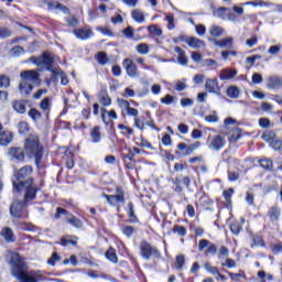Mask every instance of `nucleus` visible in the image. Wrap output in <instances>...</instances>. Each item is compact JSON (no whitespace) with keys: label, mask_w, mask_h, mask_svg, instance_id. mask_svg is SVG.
<instances>
[{"label":"nucleus","mask_w":282,"mask_h":282,"mask_svg":"<svg viewBox=\"0 0 282 282\" xmlns=\"http://www.w3.org/2000/svg\"><path fill=\"white\" fill-rule=\"evenodd\" d=\"M204 78L205 76L203 74H197L193 78L194 85H204Z\"/></svg>","instance_id":"nucleus-59"},{"label":"nucleus","mask_w":282,"mask_h":282,"mask_svg":"<svg viewBox=\"0 0 282 282\" xmlns=\"http://www.w3.org/2000/svg\"><path fill=\"white\" fill-rule=\"evenodd\" d=\"M205 270L209 272V274H213V276L219 274V269L217 267H213L210 263H205Z\"/></svg>","instance_id":"nucleus-51"},{"label":"nucleus","mask_w":282,"mask_h":282,"mask_svg":"<svg viewBox=\"0 0 282 282\" xmlns=\"http://www.w3.org/2000/svg\"><path fill=\"white\" fill-rule=\"evenodd\" d=\"M52 76L55 79L61 78L62 85H67V83H69V80L67 79V76H65V73H63V70H61L58 68L56 70H54V73H52Z\"/></svg>","instance_id":"nucleus-32"},{"label":"nucleus","mask_w":282,"mask_h":282,"mask_svg":"<svg viewBox=\"0 0 282 282\" xmlns=\"http://www.w3.org/2000/svg\"><path fill=\"white\" fill-rule=\"evenodd\" d=\"M118 105L121 107V109H124L128 113V116H132L133 118H138L140 111L135 108H131V105L124 100V99H118Z\"/></svg>","instance_id":"nucleus-14"},{"label":"nucleus","mask_w":282,"mask_h":282,"mask_svg":"<svg viewBox=\"0 0 282 282\" xmlns=\"http://www.w3.org/2000/svg\"><path fill=\"white\" fill-rule=\"evenodd\" d=\"M282 78L279 76H270L267 82V87L269 89H276V87H281Z\"/></svg>","instance_id":"nucleus-24"},{"label":"nucleus","mask_w":282,"mask_h":282,"mask_svg":"<svg viewBox=\"0 0 282 282\" xmlns=\"http://www.w3.org/2000/svg\"><path fill=\"white\" fill-rule=\"evenodd\" d=\"M165 21L167 22L169 30H175V17L173 14H167Z\"/></svg>","instance_id":"nucleus-46"},{"label":"nucleus","mask_w":282,"mask_h":282,"mask_svg":"<svg viewBox=\"0 0 282 282\" xmlns=\"http://www.w3.org/2000/svg\"><path fill=\"white\" fill-rule=\"evenodd\" d=\"M46 6H48V10H61V12L64 14H69V8L65 7V4H62L58 1H47Z\"/></svg>","instance_id":"nucleus-18"},{"label":"nucleus","mask_w":282,"mask_h":282,"mask_svg":"<svg viewBox=\"0 0 282 282\" xmlns=\"http://www.w3.org/2000/svg\"><path fill=\"white\" fill-rule=\"evenodd\" d=\"M26 153L35 158L37 169H43V147L39 144V137H29L24 144Z\"/></svg>","instance_id":"nucleus-3"},{"label":"nucleus","mask_w":282,"mask_h":282,"mask_svg":"<svg viewBox=\"0 0 282 282\" xmlns=\"http://www.w3.org/2000/svg\"><path fill=\"white\" fill-rule=\"evenodd\" d=\"M67 224H70V226H74L75 228H82L83 226V221H80V219L72 216L70 218H68Z\"/></svg>","instance_id":"nucleus-45"},{"label":"nucleus","mask_w":282,"mask_h":282,"mask_svg":"<svg viewBox=\"0 0 282 282\" xmlns=\"http://www.w3.org/2000/svg\"><path fill=\"white\" fill-rule=\"evenodd\" d=\"M187 45L189 47H193V50H199L200 47H204L206 44L204 43V41H202L197 37H189Z\"/></svg>","instance_id":"nucleus-27"},{"label":"nucleus","mask_w":282,"mask_h":282,"mask_svg":"<svg viewBox=\"0 0 282 282\" xmlns=\"http://www.w3.org/2000/svg\"><path fill=\"white\" fill-rule=\"evenodd\" d=\"M95 61H97L99 65H107L109 63V57L107 56V53L98 52L95 56Z\"/></svg>","instance_id":"nucleus-31"},{"label":"nucleus","mask_w":282,"mask_h":282,"mask_svg":"<svg viewBox=\"0 0 282 282\" xmlns=\"http://www.w3.org/2000/svg\"><path fill=\"white\" fill-rule=\"evenodd\" d=\"M20 94L22 96H30L32 94V90L34 89V85L30 84V82H25V79L20 80L19 84Z\"/></svg>","instance_id":"nucleus-16"},{"label":"nucleus","mask_w":282,"mask_h":282,"mask_svg":"<svg viewBox=\"0 0 282 282\" xmlns=\"http://www.w3.org/2000/svg\"><path fill=\"white\" fill-rule=\"evenodd\" d=\"M6 259L12 265L11 274L18 279L20 282H34L30 273L23 271V260L21 256L12 250H8L6 253Z\"/></svg>","instance_id":"nucleus-2"},{"label":"nucleus","mask_w":282,"mask_h":282,"mask_svg":"<svg viewBox=\"0 0 282 282\" xmlns=\"http://www.w3.org/2000/svg\"><path fill=\"white\" fill-rule=\"evenodd\" d=\"M1 235L7 241V243H14V241H17V238L14 237V232L12 231V229H10V227L3 228L1 231Z\"/></svg>","instance_id":"nucleus-23"},{"label":"nucleus","mask_w":282,"mask_h":282,"mask_svg":"<svg viewBox=\"0 0 282 282\" xmlns=\"http://www.w3.org/2000/svg\"><path fill=\"white\" fill-rule=\"evenodd\" d=\"M268 52L274 56L281 52V45H272L269 47Z\"/></svg>","instance_id":"nucleus-64"},{"label":"nucleus","mask_w":282,"mask_h":282,"mask_svg":"<svg viewBox=\"0 0 282 282\" xmlns=\"http://www.w3.org/2000/svg\"><path fill=\"white\" fill-rule=\"evenodd\" d=\"M131 17H132L133 21H135L137 23H144V13L142 12V10L134 9L131 12Z\"/></svg>","instance_id":"nucleus-30"},{"label":"nucleus","mask_w":282,"mask_h":282,"mask_svg":"<svg viewBox=\"0 0 282 282\" xmlns=\"http://www.w3.org/2000/svg\"><path fill=\"white\" fill-rule=\"evenodd\" d=\"M90 138L91 142H94L95 144H98V142H100V127L97 126L91 130Z\"/></svg>","instance_id":"nucleus-33"},{"label":"nucleus","mask_w":282,"mask_h":282,"mask_svg":"<svg viewBox=\"0 0 282 282\" xmlns=\"http://www.w3.org/2000/svg\"><path fill=\"white\" fill-rule=\"evenodd\" d=\"M228 254H229L228 248H226L225 246L220 247L218 259H226L228 258Z\"/></svg>","instance_id":"nucleus-60"},{"label":"nucleus","mask_w":282,"mask_h":282,"mask_svg":"<svg viewBox=\"0 0 282 282\" xmlns=\"http://www.w3.org/2000/svg\"><path fill=\"white\" fill-rule=\"evenodd\" d=\"M66 23L70 28H76L78 25V19H76L75 17H69L66 19Z\"/></svg>","instance_id":"nucleus-63"},{"label":"nucleus","mask_w":282,"mask_h":282,"mask_svg":"<svg viewBox=\"0 0 282 282\" xmlns=\"http://www.w3.org/2000/svg\"><path fill=\"white\" fill-rule=\"evenodd\" d=\"M270 147H272V148L274 149V151H280V149L282 148V141H281V140L273 139V140L270 142Z\"/></svg>","instance_id":"nucleus-57"},{"label":"nucleus","mask_w":282,"mask_h":282,"mask_svg":"<svg viewBox=\"0 0 282 282\" xmlns=\"http://www.w3.org/2000/svg\"><path fill=\"white\" fill-rule=\"evenodd\" d=\"M135 50L138 52V54H141L143 56H147V54H149V44L147 43H140L135 46Z\"/></svg>","instance_id":"nucleus-38"},{"label":"nucleus","mask_w":282,"mask_h":282,"mask_svg":"<svg viewBox=\"0 0 282 282\" xmlns=\"http://www.w3.org/2000/svg\"><path fill=\"white\" fill-rule=\"evenodd\" d=\"M274 138H276V133H274V131H265L262 134V140H264V142H272Z\"/></svg>","instance_id":"nucleus-43"},{"label":"nucleus","mask_w":282,"mask_h":282,"mask_svg":"<svg viewBox=\"0 0 282 282\" xmlns=\"http://www.w3.org/2000/svg\"><path fill=\"white\" fill-rule=\"evenodd\" d=\"M40 61L43 63V65H45L48 72H52V74L58 69L54 67V56L51 53H44Z\"/></svg>","instance_id":"nucleus-12"},{"label":"nucleus","mask_w":282,"mask_h":282,"mask_svg":"<svg viewBox=\"0 0 282 282\" xmlns=\"http://www.w3.org/2000/svg\"><path fill=\"white\" fill-rule=\"evenodd\" d=\"M252 241L253 242L251 243V248H257V246L263 248L265 246L261 236H256Z\"/></svg>","instance_id":"nucleus-49"},{"label":"nucleus","mask_w":282,"mask_h":282,"mask_svg":"<svg viewBox=\"0 0 282 282\" xmlns=\"http://www.w3.org/2000/svg\"><path fill=\"white\" fill-rule=\"evenodd\" d=\"M76 240L73 237H66L61 239V246H76Z\"/></svg>","instance_id":"nucleus-48"},{"label":"nucleus","mask_w":282,"mask_h":282,"mask_svg":"<svg viewBox=\"0 0 282 282\" xmlns=\"http://www.w3.org/2000/svg\"><path fill=\"white\" fill-rule=\"evenodd\" d=\"M12 107L17 113H25L28 111V107H25V101L23 100H13Z\"/></svg>","instance_id":"nucleus-26"},{"label":"nucleus","mask_w":282,"mask_h":282,"mask_svg":"<svg viewBox=\"0 0 282 282\" xmlns=\"http://www.w3.org/2000/svg\"><path fill=\"white\" fill-rule=\"evenodd\" d=\"M30 200H25V192H24V200H15L10 206V213H21L25 210V206Z\"/></svg>","instance_id":"nucleus-17"},{"label":"nucleus","mask_w":282,"mask_h":282,"mask_svg":"<svg viewBox=\"0 0 282 282\" xmlns=\"http://www.w3.org/2000/svg\"><path fill=\"white\" fill-rule=\"evenodd\" d=\"M271 251H272L273 254H281L282 243L279 242V243H275V245L271 246Z\"/></svg>","instance_id":"nucleus-61"},{"label":"nucleus","mask_w":282,"mask_h":282,"mask_svg":"<svg viewBox=\"0 0 282 282\" xmlns=\"http://www.w3.org/2000/svg\"><path fill=\"white\" fill-rule=\"evenodd\" d=\"M20 78L26 83H32L33 85H41V74H39L35 69L22 72L20 74Z\"/></svg>","instance_id":"nucleus-6"},{"label":"nucleus","mask_w":282,"mask_h":282,"mask_svg":"<svg viewBox=\"0 0 282 282\" xmlns=\"http://www.w3.org/2000/svg\"><path fill=\"white\" fill-rule=\"evenodd\" d=\"M140 252L142 259H145V261H149L151 257H154V259H162V253H160V250L147 241H142L140 243Z\"/></svg>","instance_id":"nucleus-4"},{"label":"nucleus","mask_w":282,"mask_h":282,"mask_svg":"<svg viewBox=\"0 0 282 282\" xmlns=\"http://www.w3.org/2000/svg\"><path fill=\"white\" fill-rule=\"evenodd\" d=\"M234 43H235V39L225 37V39H221V40H216L214 42V45H216V47H227V50H232Z\"/></svg>","instance_id":"nucleus-20"},{"label":"nucleus","mask_w":282,"mask_h":282,"mask_svg":"<svg viewBox=\"0 0 282 282\" xmlns=\"http://www.w3.org/2000/svg\"><path fill=\"white\" fill-rule=\"evenodd\" d=\"M29 116L32 118V120H41V112L36 110V108L31 109L29 111Z\"/></svg>","instance_id":"nucleus-54"},{"label":"nucleus","mask_w":282,"mask_h":282,"mask_svg":"<svg viewBox=\"0 0 282 282\" xmlns=\"http://www.w3.org/2000/svg\"><path fill=\"white\" fill-rule=\"evenodd\" d=\"M18 129L20 133H25L28 129H30V126L28 124V122L22 121L18 124Z\"/></svg>","instance_id":"nucleus-62"},{"label":"nucleus","mask_w":282,"mask_h":282,"mask_svg":"<svg viewBox=\"0 0 282 282\" xmlns=\"http://www.w3.org/2000/svg\"><path fill=\"white\" fill-rule=\"evenodd\" d=\"M207 147L210 151H221V149L226 147V138L221 134L209 135Z\"/></svg>","instance_id":"nucleus-5"},{"label":"nucleus","mask_w":282,"mask_h":282,"mask_svg":"<svg viewBox=\"0 0 282 282\" xmlns=\"http://www.w3.org/2000/svg\"><path fill=\"white\" fill-rule=\"evenodd\" d=\"M237 76V69L235 68H225L220 70L219 78L220 80H232Z\"/></svg>","instance_id":"nucleus-19"},{"label":"nucleus","mask_w":282,"mask_h":282,"mask_svg":"<svg viewBox=\"0 0 282 282\" xmlns=\"http://www.w3.org/2000/svg\"><path fill=\"white\" fill-rule=\"evenodd\" d=\"M104 197L107 199L110 206H119V204L124 203V192H122V188L120 187L117 188V194L115 195L104 194Z\"/></svg>","instance_id":"nucleus-7"},{"label":"nucleus","mask_w":282,"mask_h":282,"mask_svg":"<svg viewBox=\"0 0 282 282\" xmlns=\"http://www.w3.org/2000/svg\"><path fill=\"white\" fill-rule=\"evenodd\" d=\"M184 263H186L184 254H178L175 260L176 268L180 270H184Z\"/></svg>","instance_id":"nucleus-44"},{"label":"nucleus","mask_w":282,"mask_h":282,"mask_svg":"<svg viewBox=\"0 0 282 282\" xmlns=\"http://www.w3.org/2000/svg\"><path fill=\"white\" fill-rule=\"evenodd\" d=\"M76 39H80V41H87V39H91L94 36V31L89 28L77 29L73 31Z\"/></svg>","instance_id":"nucleus-15"},{"label":"nucleus","mask_w":282,"mask_h":282,"mask_svg":"<svg viewBox=\"0 0 282 282\" xmlns=\"http://www.w3.org/2000/svg\"><path fill=\"white\" fill-rule=\"evenodd\" d=\"M205 248H207V251L205 252L206 256L217 254V246H215V243L210 242L209 240L202 239L198 242V251L204 252Z\"/></svg>","instance_id":"nucleus-10"},{"label":"nucleus","mask_w":282,"mask_h":282,"mask_svg":"<svg viewBox=\"0 0 282 282\" xmlns=\"http://www.w3.org/2000/svg\"><path fill=\"white\" fill-rule=\"evenodd\" d=\"M214 17H217L218 19H223V21H226L228 19V8L220 7L214 11Z\"/></svg>","instance_id":"nucleus-28"},{"label":"nucleus","mask_w":282,"mask_h":282,"mask_svg":"<svg viewBox=\"0 0 282 282\" xmlns=\"http://www.w3.org/2000/svg\"><path fill=\"white\" fill-rule=\"evenodd\" d=\"M33 282H41L43 281V273L41 271H33L29 273Z\"/></svg>","instance_id":"nucleus-47"},{"label":"nucleus","mask_w":282,"mask_h":282,"mask_svg":"<svg viewBox=\"0 0 282 282\" xmlns=\"http://www.w3.org/2000/svg\"><path fill=\"white\" fill-rule=\"evenodd\" d=\"M97 98L104 107L111 106V97H109V93H107V90H100Z\"/></svg>","instance_id":"nucleus-21"},{"label":"nucleus","mask_w":282,"mask_h":282,"mask_svg":"<svg viewBox=\"0 0 282 282\" xmlns=\"http://www.w3.org/2000/svg\"><path fill=\"white\" fill-rule=\"evenodd\" d=\"M106 258L108 261H111V263H118V256L116 254V251L113 249H109L106 252Z\"/></svg>","instance_id":"nucleus-41"},{"label":"nucleus","mask_w":282,"mask_h":282,"mask_svg":"<svg viewBox=\"0 0 282 282\" xmlns=\"http://www.w3.org/2000/svg\"><path fill=\"white\" fill-rule=\"evenodd\" d=\"M227 96L229 98H239V88L237 86H231L227 89Z\"/></svg>","instance_id":"nucleus-40"},{"label":"nucleus","mask_w":282,"mask_h":282,"mask_svg":"<svg viewBox=\"0 0 282 282\" xmlns=\"http://www.w3.org/2000/svg\"><path fill=\"white\" fill-rule=\"evenodd\" d=\"M10 87V77L0 75V89Z\"/></svg>","instance_id":"nucleus-50"},{"label":"nucleus","mask_w":282,"mask_h":282,"mask_svg":"<svg viewBox=\"0 0 282 282\" xmlns=\"http://www.w3.org/2000/svg\"><path fill=\"white\" fill-rule=\"evenodd\" d=\"M40 108L42 109V111H50V109H52V98L45 97L40 102Z\"/></svg>","instance_id":"nucleus-34"},{"label":"nucleus","mask_w":282,"mask_h":282,"mask_svg":"<svg viewBox=\"0 0 282 282\" xmlns=\"http://www.w3.org/2000/svg\"><path fill=\"white\" fill-rule=\"evenodd\" d=\"M10 36H12V31H10V29L0 28V39H8Z\"/></svg>","instance_id":"nucleus-55"},{"label":"nucleus","mask_w":282,"mask_h":282,"mask_svg":"<svg viewBox=\"0 0 282 282\" xmlns=\"http://www.w3.org/2000/svg\"><path fill=\"white\" fill-rule=\"evenodd\" d=\"M34 173V169L30 165H25L18 171L15 174L17 182L13 181V188L17 193L25 191V202H32L36 199V191H39L34 185V180L30 178V175Z\"/></svg>","instance_id":"nucleus-1"},{"label":"nucleus","mask_w":282,"mask_h":282,"mask_svg":"<svg viewBox=\"0 0 282 282\" xmlns=\"http://www.w3.org/2000/svg\"><path fill=\"white\" fill-rule=\"evenodd\" d=\"M229 142H237L241 138V130L234 129L229 132Z\"/></svg>","instance_id":"nucleus-37"},{"label":"nucleus","mask_w":282,"mask_h":282,"mask_svg":"<svg viewBox=\"0 0 282 282\" xmlns=\"http://www.w3.org/2000/svg\"><path fill=\"white\" fill-rule=\"evenodd\" d=\"M251 82L253 85H261V83H263V76H261L259 73H254L252 75Z\"/></svg>","instance_id":"nucleus-53"},{"label":"nucleus","mask_w":282,"mask_h":282,"mask_svg":"<svg viewBox=\"0 0 282 282\" xmlns=\"http://www.w3.org/2000/svg\"><path fill=\"white\" fill-rule=\"evenodd\" d=\"M205 89H207L209 94H220L221 91V89L219 88V82H217V78L206 79Z\"/></svg>","instance_id":"nucleus-13"},{"label":"nucleus","mask_w":282,"mask_h":282,"mask_svg":"<svg viewBox=\"0 0 282 282\" xmlns=\"http://www.w3.org/2000/svg\"><path fill=\"white\" fill-rule=\"evenodd\" d=\"M8 158L11 162H23L25 160V152L23 148H11L8 151Z\"/></svg>","instance_id":"nucleus-9"},{"label":"nucleus","mask_w":282,"mask_h":282,"mask_svg":"<svg viewBox=\"0 0 282 282\" xmlns=\"http://www.w3.org/2000/svg\"><path fill=\"white\" fill-rule=\"evenodd\" d=\"M260 166H262V169H265L267 171L272 169V160L261 159L260 160Z\"/></svg>","instance_id":"nucleus-52"},{"label":"nucleus","mask_w":282,"mask_h":282,"mask_svg":"<svg viewBox=\"0 0 282 282\" xmlns=\"http://www.w3.org/2000/svg\"><path fill=\"white\" fill-rule=\"evenodd\" d=\"M10 54L13 56V57H19L23 54H25V48H23V46H13L10 51Z\"/></svg>","instance_id":"nucleus-39"},{"label":"nucleus","mask_w":282,"mask_h":282,"mask_svg":"<svg viewBox=\"0 0 282 282\" xmlns=\"http://www.w3.org/2000/svg\"><path fill=\"white\" fill-rule=\"evenodd\" d=\"M62 259L63 258L61 257V254H58V252H53L50 259L47 260V265H52V268H54V265L62 261Z\"/></svg>","instance_id":"nucleus-35"},{"label":"nucleus","mask_w":282,"mask_h":282,"mask_svg":"<svg viewBox=\"0 0 282 282\" xmlns=\"http://www.w3.org/2000/svg\"><path fill=\"white\" fill-rule=\"evenodd\" d=\"M209 34L210 36H214L215 39H217L224 34V28L217 24H214L209 28Z\"/></svg>","instance_id":"nucleus-29"},{"label":"nucleus","mask_w":282,"mask_h":282,"mask_svg":"<svg viewBox=\"0 0 282 282\" xmlns=\"http://www.w3.org/2000/svg\"><path fill=\"white\" fill-rule=\"evenodd\" d=\"M230 231L232 232V235H239V232H241V225L237 223L231 224Z\"/></svg>","instance_id":"nucleus-58"},{"label":"nucleus","mask_w":282,"mask_h":282,"mask_svg":"<svg viewBox=\"0 0 282 282\" xmlns=\"http://www.w3.org/2000/svg\"><path fill=\"white\" fill-rule=\"evenodd\" d=\"M122 65L130 78H135V76H138V66L131 58H124Z\"/></svg>","instance_id":"nucleus-11"},{"label":"nucleus","mask_w":282,"mask_h":282,"mask_svg":"<svg viewBox=\"0 0 282 282\" xmlns=\"http://www.w3.org/2000/svg\"><path fill=\"white\" fill-rule=\"evenodd\" d=\"M13 140L12 132L2 131L0 132V147H8Z\"/></svg>","instance_id":"nucleus-22"},{"label":"nucleus","mask_w":282,"mask_h":282,"mask_svg":"<svg viewBox=\"0 0 282 282\" xmlns=\"http://www.w3.org/2000/svg\"><path fill=\"white\" fill-rule=\"evenodd\" d=\"M174 52L178 54L177 62L180 65H188V57H186V51L182 50L180 46H175Z\"/></svg>","instance_id":"nucleus-25"},{"label":"nucleus","mask_w":282,"mask_h":282,"mask_svg":"<svg viewBox=\"0 0 282 282\" xmlns=\"http://www.w3.org/2000/svg\"><path fill=\"white\" fill-rule=\"evenodd\" d=\"M65 155L66 158H68L66 161V167L70 170L74 169V153H72V150L67 149L65 151Z\"/></svg>","instance_id":"nucleus-36"},{"label":"nucleus","mask_w":282,"mask_h":282,"mask_svg":"<svg viewBox=\"0 0 282 282\" xmlns=\"http://www.w3.org/2000/svg\"><path fill=\"white\" fill-rule=\"evenodd\" d=\"M199 147H202L200 141H196L193 144H186L184 142H181L176 145V149H178V151H182V155L186 156V155H192L193 151H197Z\"/></svg>","instance_id":"nucleus-8"},{"label":"nucleus","mask_w":282,"mask_h":282,"mask_svg":"<svg viewBox=\"0 0 282 282\" xmlns=\"http://www.w3.org/2000/svg\"><path fill=\"white\" fill-rule=\"evenodd\" d=\"M148 31L150 34H153V36H162V29L156 28L155 24L148 26Z\"/></svg>","instance_id":"nucleus-42"},{"label":"nucleus","mask_w":282,"mask_h":282,"mask_svg":"<svg viewBox=\"0 0 282 282\" xmlns=\"http://www.w3.org/2000/svg\"><path fill=\"white\" fill-rule=\"evenodd\" d=\"M134 32H135V30L133 29V26H128V28L123 29V34H124V36H127V39H133Z\"/></svg>","instance_id":"nucleus-56"}]
</instances>
